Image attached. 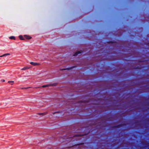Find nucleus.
<instances>
[{"label":"nucleus","mask_w":149,"mask_h":149,"mask_svg":"<svg viewBox=\"0 0 149 149\" xmlns=\"http://www.w3.org/2000/svg\"><path fill=\"white\" fill-rule=\"evenodd\" d=\"M56 83H54V84H48L47 85H45L42 86V88H45L48 86H56L57 85Z\"/></svg>","instance_id":"obj_1"},{"label":"nucleus","mask_w":149,"mask_h":149,"mask_svg":"<svg viewBox=\"0 0 149 149\" xmlns=\"http://www.w3.org/2000/svg\"><path fill=\"white\" fill-rule=\"evenodd\" d=\"M30 64L33 66H36L40 65V64L36 62H31Z\"/></svg>","instance_id":"obj_2"},{"label":"nucleus","mask_w":149,"mask_h":149,"mask_svg":"<svg viewBox=\"0 0 149 149\" xmlns=\"http://www.w3.org/2000/svg\"><path fill=\"white\" fill-rule=\"evenodd\" d=\"M24 37L27 40H30L32 38V37L29 35H24Z\"/></svg>","instance_id":"obj_3"},{"label":"nucleus","mask_w":149,"mask_h":149,"mask_svg":"<svg viewBox=\"0 0 149 149\" xmlns=\"http://www.w3.org/2000/svg\"><path fill=\"white\" fill-rule=\"evenodd\" d=\"M31 68V67H29V66H26L24 67L23 68L21 69L22 70H28L29 69H30Z\"/></svg>","instance_id":"obj_4"},{"label":"nucleus","mask_w":149,"mask_h":149,"mask_svg":"<svg viewBox=\"0 0 149 149\" xmlns=\"http://www.w3.org/2000/svg\"><path fill=\"white\" fill-rule=\"evenodd\" d=\"M19 38L20 40H25V38L24 36H22V35H20L19 37Z\"/></svg>","instance_id":"obj_5"},{"label":"nucleus","mask_w":149,"mask_h":149,"mask_svg":"<svg viewBox=\"0 0 149 149\" xmlns=\"http://www.w3.org/2000/svg\"><path fill=\"white\" fill-rule=\"evenodd\" d=\"M10 55V54H9V53L6 54H4L3 55H2L0 56V57H2L5 56H7L8 55Z\"/></svg>","instance_id":"obj_6"},{"label":"nucleus","mask_w":149,"mask_h":149,"mask_svg":"<svg viewBox=\"0 0 149 149\" xmlns=\"http://www.w3.org/2000/svg\"><path fill=\"white\" fill-rule=\"evenodd\" d=\"M47 112H46L40 113L39 114V115H40L44 116V115H45L47 114Z\"/></svg>","instance_id":"obj_7"},{"label":"nucleus","mask_w":149,"mask_h":149,"mask_svg":"<svg viewBox=\"0 0 149 149\" xmlns=\"http://www.w3.org/2000/svg\"><path fill=\"white\" fill-rule=\"evenodd\" d=\"M14 81H8V83L9 84H10L11 85H13V84L14 83Z\"/></svg>","instance_id":"obj_8"},{"label":"nucleus","mask_w":149,"mask_h":149,"mask_svg":"<svg viewBox=\"0 0 149 149\" xmlns=\"http://www.w3.org/2000/svg\"><path fill=\"white\" fill-rule=\"evenodd\" d=\"M9 38L11 39L15 40V37L14 36H11Z\"/></svg>","instance_id":"obj_9"},{"label":"nucleus","mask_w":149,"mask_h":149,"mask_svg":"<svg viewBox=\"0 0 149 149\" xmlns=\"http://www.w3.org/2000/svg\"><path fill=\"white\" fill-rule=\"evenodd\" d=\"M81 53V52H77L75 54H74V56H76V55H77L78 54H79V53Z\"/></svg>","instance_id":"obj_10"},{"label":"nucleus","mask_w":149,"mask_h":149,"mask_svg":"<svg viewBox=\"0 0 149 149\" xmlns=\"http://www.w3.org/2000/svg\"><path fill=\"white\" fill-rule=\"evenodd\" d=\"M70 69L69 68H67V69H62V70H69Z\"/></svg>","instance_id":"obj_11"},{"label":"nucleus","mask_w":149,"mask_h":149,"mask_svg":"<svg viewBox=\"0 0 149 149\" xmlns=\"http://www.w3.org/2000/svg\"><path fill=\"white\" fill-rule=\"evenodd\" d=\"M1 81H3V82H4L5 81V80H4V79H3V80H1Z\"/></svg>","instance_id":"obj_12"}]
</instances>
